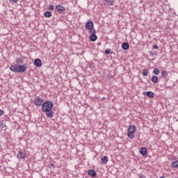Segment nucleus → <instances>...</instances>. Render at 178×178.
I'll use <instances>...</instances> for the list:
<instances>
[{"instance_id":"nucleus-1","label":"nucleus","mask_w":178,"mask_h":178,"mask_svg":"<svg viewBox=\"0 0 178 178\" xmlns=\"http://www.w3.org/2000/svg\"><path fill=\"white\" fill-rule=\"evenodd\" d=\"M10 70H11V72H15V73H24V72L27 70V68L25 65L16 64L11 65L10 67Z\"/></svg>"},{"instance_id":"nucleus-2","label":"nucleus","mask_w":178,"mask_h":178,"mask_svg":"<svg viewBox=\"0 0 178 178\" xmlns=\"http://www.w3.org/2000/svg\"><path fill=\"white\" fill-rule=\"evenodd\" d=\"M54 108V103L51 101L45 102L42 104V108L43 112H48L52 110Z\"/></svg>"},{"instance_id":"nucleus-3","label":"nucleus","mask_w":178,"mask_h":178,"mask_svg":"<svg viewBox=\"0 0 178 178\" xmlns=\"http://www.w3.org/2000/svg\"><path fill=\"white\" fill-rule=\"evenodd\" d=\"M137 131V127L134 125H131L128 128L127 131V136L129 138H131V140H133L134 138V134Z\"/></svg>"},{"instance_id":"nucleus-4","label":"nucleus","mask_w":178,"mask_h":178,"mask_svg":"<svg viewBox=\"0 0 178 178\" xmlns=\"http://www.w3.org/2000/svg\"><path fill=\"white\" fill-rule=\"evenodd\" d=\"M89 34H90V41H92V42H94L98 40V36L95 35V30L88 31Z\"/></svg>"},{"instance_id":"nucleus-5","label":"nucleus","mask_w":178,"mask_h":178,"mask_svg":"<svg viewBox=\"0 0 178 178\" xmlns=\"http://www.w3.org/2000/svg\"><path fill=\"white\" fill-rule=\"evenodd\" d=\"M33 104L36 105V106H42L44 99H41L40 97H36L33 100Z\"/></svg>"},{"instance_id":"nucleus-6","label":"nucleus","mask_w":178,"mask_h":178,"mask_svg":"<svg viewBox=\"0 0 178 178\" xmlns=\"http://www.w3.org/2000/svg\"><path fill=\"white\" fill-rule=\"evenodd\" d=\"M85 27L86 29H87V30H89V31H91L92 30H95L94 29V22H92V21H88V22H86L85 24Z\"/></svg>"},{"instance_id":"nucleus-7","label":"nucleus","mask_w":178,"mask_h":178,"mask_svg":"<svg viewBox=\"0 0 178 178\" xmlns=\"http://www.w3.org/2000/svg\"><path fill=\"white\" fill-rule=\"evenodd\" d=\"M56 9L58 12V13H60V15H62V13H65V7H63L60 5H57L56 6Z\"/></svg>"},{"instance_id":"nucleus-8","label":"nucleus","mask_w":178,"mask_h":178,"mask_svg":"<svg viewBox=\"0 0 178 178\" xmlns=\"http://www.w3.org/2000/svg\"><path fill=\"white\" fill-rule=\"evenodd\" d=\"M34 65L37 67H41L42 66V61L40 58H36L34 60Z\"/></svg>"},{"instance_id":"nucleus-9","label":"nucleus","mask_w":178,"mask_h":178,"mask_svg":"<svg viewBox=\"0 0 178 178\" xmlns=\"http://www.w3.org/2000/svg\"><path fill=\"white\" fill-rule=\"evenodd\" d=\"M17 157L19 158V159H25L26 153L24 152H22V150H20L17 154Z\"/></svg>"},{"instance_id":"nucleus-10","label":"nucleus","mask_w":178,"mask_h":178,"mask_svg":"<svg viewBox=\"0 0 178 178\" xmlns=\"http://www.w3.org/2000/svg\"><path fill=\"white\" fill-rule=\"evenodd\" d=\"M88 176H90L91 177H95L97 176V172H95V170L90 169L88 172Z\"/></svg>"},{"instance_id":"nucleus-11","label":"nucleus","mask_w":178,"mask_h":178,"mask_svg":"<svg viewBox=\"0 0 178 178\" xmlns=\"http://www.w3.org/2000/svg\"><path fill=\"white\" fill-rule=\"evenodd\" d=\"M122 49H124V51H127V49H129V48H130V44H129V42H123L122 44Z\"/></svg>"},{"instance_id":"nucleus-12","label":"nucleus","mask_w":178,"mask_h":178,"mask_svg":"<svg viewBox=\"0 0 178 178\" xmlns=\"http://www.w3.org/2000/svg\"><path fill=\"white\" fill-rule=\"evenodd\" d=\"M114 3L115 1L113 0H104V5L106 6H111Z\"/></svg>"},{"instance_id":"nucleus-13","label":"nucleus","mask_w":178,"mask_h":178,"mask_svg":"<svg viewBox=\"0 0 178 178\" xmlns=\"http://www.w3.org/2000/svg\"><path fill=\"white\" fill-rule=\"evenodd\" d=\"M140 155L145 156L147 154V148L146 147H142L140 149Z\"/></svg>"},{"instance_id":"nucleus-14","label":"nucleus","mask_w":178,"mask_h":178,"mask_svg":"<svg viewBox=\"0 0 178 178\" xmlns=\"http://www.w3.org/2000/svg\"><path fill=\"white\" fill-rule=\"evenodd\" d=\"M44 113H46L47 118H54V115L55 113L52 110L48 112H44Z\"/></svg>"},{"instance_id":"nucleus-15","label":"nucleus","mask_w":178,"mask_h":178,"mask_svg":"<svg viewBox=\"0 0 178 178\" xmlns=\"http://www.w3.org/2000/svg\"><path fill=\"white\" fill-rule=\"evenodd\" d=\"M158 80H159V78H158V76H153L152 77V83H154L155 84H156V83H158Z\"/></svg>"},{"instance_id":"nucleus-16","label":"nucleus","mask_w":178,"mask_h":178,"mask_svg":"<svg viewBox=\"0 0 178 178\" xmlns=\"http://www.w3.org/2000/svg\"><path fill=\"white\" fill-rule=\"evenodd\" d=\"M102 163H108V156H104L103 157H102Z\"/></svg>"},{"instance_id":"nucleus-17","label":"nucleus","mask_w":178,"mask_h":178,"mask_svg":"<svg viewBox=\"0 0 178 178\" xmlns=\"http://www.w3.org/2000/svg\"><path fill=\"white\" fill-rule=\"evenodd\" d=\"M171 165L175 169H178V161H173Z\"/></svg>"},{"instance_id":"nucleus-18","label":"nucleus","mask_w":178,"mask_h":178,"mask_svg":"<svg viewBox=\"0 0 178 178\" xmlns=\"http://www.w3.org/2000/svg\"><path fill=\"white\" fill-rule=\"evenodd\" d=\"M44 16L45 17H51V16H52V13H51V11H46L44 14Z\"/></svg>"},{"instance_id":"nucleus-19","label":"nucleus","mask_w":178,"mask_h":178,"mask_svg":"<svg viewBox=\"0 0 178 178\" xmlns=\"http://www.w3.org/2000/svg\"><path fill=\"white\" fill-rule=\"evenodd\" d=\"M146 95L149 98H154V92L152 91H148L146 92Z\"/></svg>"},{"instance_id":"nucleus-20","label":"nucleus","mask_w":178,"mask_h":178,"mask_svg":"<svg viewBox=\"0 0 178 178\" xmlns=\"http://www.w3.org/2000/svg\"><path fill=\"white\" fill-rule=\"evenodd\" d=\"M16 62H17V63L20 65V64L23 63V58H17L16 59Z\"/></svg>"},{"instance_id":"nucleus-21","label":"nucleus","mask_w":178,"mask_h":178,"mask_svg":"<svg viewBox=\"0 0 178 178\" xmlns=\"http://www.w3.org/2000/svg\"><path fill=\"white\" fill-rule=\"evenodd\" d=\"M142 74L143 76H148V70H147L146 69L143 70Z\"/></svg>"},{"instance_id":"nucleus-22","label":"nucleus","mask_w":178,"mask_h":178,"mask_svg":"<svg viewBox=\"0 0 178 178\" xmlns=\"http://www.w3.org/2000/svg\"><path fill=\"white\" fill-rule=\"evenodd\" d=\"M153 73L154 74H159L160 73V71L158 68H154V70H153Z\"/></svg>"},{"instance_id":"nucleus-23","label":"nucleus","mask_w":178,"mask_h":178,"mask_svg":"<svg viewBox=\"0 0 178 178\" xmlns=\"http://www.w3.org/2000/svg\"><path fill=\"white\" fill-rule=\"evenodd\" d=\"M161 76L163 77H168V72L166 71H163L162 73H161Z\"/></svg>"},{"instance_id":"nucleus-24","label":"nucleus","mask_w":178,"mask_h":178,"mask_svg":"<svg viewBox=\"0 0 178 178\" xmlns=\"http://www.w3.org/2000/svg\"><path fill=\"white\" fill-rule=\"evenodd\" d=\"M105 54H106V55H109V54H111V49L105 50Z\"/></svg>"},{"instance_id":"nucleus-25","label":"nucleus","mask_w":178,"mask_h":178,"mask_svg":"<svg viewBox=\"0 0 178 178\" xmlns=\"http://www.w3.org/2000/svg\"><path fill=\"white\" fill-rule=\"evenodd\" d=\"M138 176H139L140 178H145V175H143V173H140V174L138 175Z\"/></svg>"},{"instance_id":"nucleus-26","label":"nucleus","mask_w":178,"mask_h":178,"mask_svg":"<svg viewBox=\"0 0 178 178\" xmlns=\"http://www.w3.org/2000/svg\"><path fill=\"white\" fill-rule=\"evenodd\" d=\"M5 114V111L3 110L0 109V116H2V115Z\"/></svg>"},{"instance_id":"nucleus-27","label":"nucleus","mask_w":178,"mask_h":178,"mask_svg":"<svg viewBox=\"0 0 178 178\" xmlns=\"http://www.w3.org/2000/svg\"><path fill=\"white\" fill-rule=\"evenodd\" d=\"M153 48H154V49H159V47H158L157 44H154V45L153 46Z\"/></svg>"},{"instance_id":"nucleus-28","label":"nucleus","mask_w":178,"mask_h":178,"mask_svg":"<svg viewBox=\"0 0 178 178\" xmlns=\"http://www.w3.org/2000/svg\"><path fill=\"white\" fill-rule=\"evenodd\" d=\"M49 9V10H54V5H50Z\"/></svg>"},{"instance_id":"nucleus-29","label":"nucleus","mask_w":178,"mask_h":178,"mask_svg":"<svg viewBox=\"0 0 178 178\" xmlns=\"http://www.w3.org/2000/svg\"><path fill=\"white\" fill-rule=\"evenodd\" d=\"M0 127H3V121H0Z\"/></svg>"},{"instance_id":"nucleus-30","label":"nucleus","mask_w":178,"mask_h":178,"mask_svg":"<svg viewBox=\"0 0 178 178\" xmlns=\"http://www.w3.org/2000/svg\"><path fill=\"white\" fill-rule=\"evenodd\" d=\"M10 2H13V3H15V2H17L19 0H9Z\"/></svg>"},{"instance_id":"nucleus-31","label":"nucleus","mask_w":178,"mask_h":178,"mask_svg":"<svg viewBox=\"0 0 178 178\" xmlns=\"http://www.w3.org/2000/svg\"><path fill=\"white\" fill-rule=\"evenodd\" d=\"M149 56H154L152 55V51H150Z\"/></svg>"},{"instance_id":"nucleus-32","label":"nucleus","mask_w":178,"mask_h":178,"mask_svg":"<svg viewBox=\"0 0 178 178\" xmlns=\"http://www.w3.org/2000/svg\"><path fill=\"white\" fill-rule=\"evenodd\" d=\"M160 178H165V176H161Z\"/></svg>"}]
</instances>
